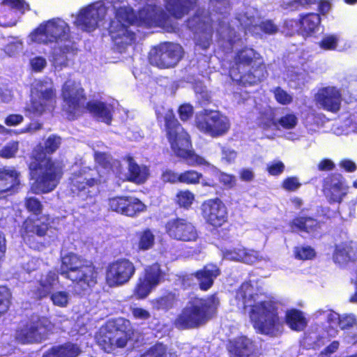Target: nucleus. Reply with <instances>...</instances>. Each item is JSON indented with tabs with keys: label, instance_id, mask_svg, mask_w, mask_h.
<instances>
[{
	"label": "nucleus",
	"instance_id": "nucleus-38",
	"mask_svg": "<svg viewBox=\"0 0 357 357\" xmlns=\"http://www.w3.org/2000/svg\"><path fill=\"white\" fill-rule=\"evenodd\" d=\"M146 210V206L137 197L128 195L124 215L134 218Z\"/></svg>",
	"mask_w": 357,
	"mask_h": 357
},
{
	"label": "nucleus",
	"instance_id": "nucleus-20",
	"mask_svg": "<svg viewBox=\"0 0 357 357\" xmlns=\"http://www.w3.org/2000/svg\"><path fill=\"white\" fill-rule=\"evenodd\" d=\"M49 324L46 317H31L17 331V338L23 344L40 341L47 335Z\"/></svg>",
	"mask_w": 357,
	"mask_h": 357
},
{
	"label": "nucleus",
	"instance_id": "nucleus-3",
	"mask_svg": "<svg viewBox=\"0 0 357 357\" xmlns=\"http://www.w3.org/2000/svg\"><path fill=\"white\" fill-rule=\"evenodd\" d=\"M158 124L165 134L170 148L175 155L182 159L187 165L190 167L208 166L209 163L202 155L192 149V142L189 133L185 130L178 120L172 108L164 112L155 111Z\"/></svg>",
	"mask_w": 357,
	"mask_h": 357
},
{
	"label": "nucleus",
	"instance_id": "nucleus-52",
	"mask_svg": "<svg viewBox=\"0 0 357 357\" xmlns=\"http://www.w3.org/2000/svg\"><path fill=\"white\" fill-rule=\"evenodd\" d=\"M273 93L275 100L281 105H287L293 101L292 96L280 86L275 87Z\"/></svg>",
	"mask_w": 357,
	"mask_h": 357
},
{
	"label": "nucleus",
	"instance_id": "nucleus-9",
	"mask_svg": "<svg viewBox=\"0 0 357 357\" xmlns=\"http://www.w3.org/2000/svg\"><path fill=\"white\" fill-rule=\"evenodd\" d=\"M134 335V328L130 320L118 317L109 320L104 328L96 335L97 344L107 354L126 347Z\"/></svg>",
	"mask_w": 357,
	"mask_h": 357
},
{
	"label": "nucleus",
	"instance_id": "nucleus-37",
	"mask_svg": "<svg viewBox=\"0 0 357 357\" xmlns=\"http://www.w3.org/2000/svg\"><path fill=\"white\" fill-rule=\"evenodd\" d=\"M178 296L172 291H167L158 298H155L152 301L153 306L155 309L164 311H168L177 305Z\"/></svg>",
	"mask_w": 357,
	"mask_h": 357
},
{
	"label": "nucleus",
	"instance_id": "nucleus-51",
	"mask_svg": "<svg viewBox=\"0 0 357 357\" xmlns=\"http://www.w3.org/2000/svg\"><path fill=\"white\" fill-rule=\"evenodd\" d=\"M257 26L266 35H274L279 31L278 25L274 23L273 20L270 19L260 21Z\"/></svg>",
	"mask_w": 357,
	"mask_h": 357
},
{
	"label": "nucleus",
	"instance_id": "nucleus-54",
	"mask_svg": "<svg viewBox=\"0 0 357 357\" xmlns=\"http://www.w3.org/2000/svg\"><path fill=\"white\" fill-rule=\"evenodd\" d=\"M160 179L163 183H180L179 173L170 169H166L162 172Z\"/></svg>",
	"mask_w": 357,
	"mask_h": 357
},
{
	"label": "nucleus",
	"instance_id": "nucleus-64",
	"mask_svg": "<svg viewBox=\"0 0 357 357\" xmlns=\"http://www.w3.org/2000/svg\"><path fill=\"white\" fill-rule=\"evenodd\" d=\"M23 116L21 114H9L5 119V123L8 126H15L23 121Z\"/></svg>",
	"mask_w": 357,
	"mask_h": 357
},
{
	"label": "nucleus",
	"instance_id": "nucleus-18",
	"mask_svg": "<svg viewBox=\"0 0 357 357\" xmlns=\"http://www.w3.org/2000/svg\"><path fill=\"white\" fill-rule=\"evenodd\" d=\"M115 17L117 20H111L108 27L112 38L124 39L122 43H127V40H134L135 34L129 30V25L133 24L136 20L133 10L130 8L119 7L116 10Z\"/></svg>",
	"mask_w": 357,
	"mask_h": 357
},
{
	"label": "nucleus",
	"instance_id": "nucleus-34",
	"mask_svg": "<svg viewBox=\"0 0 357 357\" xmlns=\"http://www.w3.org/2000/svg\"><path fill=\"white\" fill-rule=\"evenodd\" d=\"M326 321L332 326L339 327L343 331L357 325V319L354 314L340 315L333 310L328 314Z\"/></svg>",
	"mask_w": 357,
	"mask_h": 357
},
{
	"label": "nucleus",
	"instance_id": "nucleus-46",
	"mask_svg": "<svg viewBox=\"0 0 357 357\" xmlns=\"http://www.w3.org/2000/svg\"><path fill=\"white\" fill-rule=\"evenodd\" d=\"M213 176L218 178L225 188L231 189L236 185V179L234 175L220 172L218 169L214 168Z\"/></svg>",
	"mask_w": 357,
	"mask_h": 357
},
{
	"label": "nucleus",
	"instance_id": "nucleus-26",
	"mask_svg": "<svg viewBox=\"0 0 357 357\" xmlns=\"http://www.w3.org/2000/svg\"><path fill=\"white\" fill-rule=\"evenodd\" d=\"M316 99L325 110L337 112L340 109L342 96L340 90L335 87L328 86L320 89Z\"/></svg>",
	"mask_w": 357,
	"mask_h": 357
},
{
	"label": "nucleus",
	"instance_id": "nucleus-28",
	"mask_svg": "<svg viewBox=\"0 0 357 357\" xmlns=\"http://www.w3.org/2000/svg\"><path fill=\"white\" fill-rule=\"evenodd\" d=\"M220 273L221 271L216 264H207L192 275L198 280L199 288L202 291H206L213 287L215 280Z\"/></svg>",
	"mask_w": 357,
	"mask_h": 357
},
{
	"label": "nucleus",
	"instance_id": "nucleus-1",
	"mask_svg": "<svg viewBox=\"0 0 357 357\" xmlns=\"http://www.w3.org/2000/svg\"><path fill=\"white\" fill-rule=\"evenodd\" d=\"M61 142L60 136L52 134L46 139L44 144L39 143L33 149L29 169L33 180L31 185L33 194L49 193L58 185L63 174V166L48 155L55 153Z\"/></svg>",
	"mask_w": 357,
	"mask_h": 357
},
{
	"label": "nucleus",
	"instance_id": "nucleus-43",
	"mask_svg": "<svg viewBox=\"0 0 357 357\" xmlns=\"http://www.w3.org/2000/svg\"><path fill=\"white\" fill-rule=\"evenodd\" d=\"M167 345L160 342H155L146 350L139 357H168Z\"/></svg>",
	"mask_w": 357,
	"mask_h": 357
},
{
	"label": "nucleus",
	"instance_id": "nucleus-19",
	"mask_svg": "<svg viewBox=\"0 0 357 357\" xmlns=\"http://www.w3.org/2000/svg\"><path fill=\"white\" fill-rule=\"evenodd\" d=\"M162 271L158 263H153L146 266L138 280L133 289V295L138 300L146 298L161 281Z\"/></svg>",
	"mask_w": 357,
	"mask_h": 357
},
{
	"label": "nucleus",
	"instance_id": "nucleus-22",
	"mask_svg": "<svg viewBox=\"0 0 357 357\" xmlns=\"http://www.w3.org/2000/svg\"><path fill=\"white\" fill-rule=\"evenodd\" d=\"M105 14V8L89 6L79 11L77 17V26L84 31L92 32L98 28V22Z\"/></svg>",
	"mask_w": 357,
	"mask_h": 357
},
{
	"label": "nucleus",
	"instance_id": "nucleus-21",
	"mask_svg": "<svg viewBox=\"0 0 357 357\" xmlns=\"http://www.w3.org/2000/svg\"><path fill=\"white\" fill-rule=\"evenodd\" d=\"M323 192L330 204H340L347 195L343 189L342 174H329L324 180Z\"/></svg>",
	"mask_w": 357,
	"mask_h": 357
},
{
	"label": "nucleus",
	"instance_id": "nucleus-36",
	"mask_svg": "<svg viewBox=\"0 0 357 357\" xmlns=\"http://www.w3.org/2000/svg\"><path fill=\"white\" fill-rule=\"evenodd\" d=\"M58 279L59 277L54 272L49 271L44 280H40L38 281V285L33 291L36 298L38 300H41L50 295L55 282L58 280Z\"/></svg>",
	"mask_w": 357,
	"mask_h": 357
},
{
	"label": "nucleus",
	"instance_id": "nucleus-23",
	"mask_svg": "<svg viewBox=\"0 0 357 357\" xmlns=\"http://www.w3.org/2000/svg\"><path fill=\"white\" fill-rule=\"evenodd\" d=\"M323 222L310 215L295 216L289 222L292 232L304 233L315 237L321 232Z\"/></svg>",
	"mask_w": 357,
	"mask_h": 357
},
{
	"label": "nucleus",
	"instance_id": "nucleus-41",
	"mask_svg": "<svg viewBox=\"0 0 357 357\" xmlns=\"http://www.w3.org/2000/svg\"><path fill=\"white\" fill-rule=\"evenodd\" d=\"M180 183L196 185L200 183L202 174L195 169H187L179 173Z\"/></svg>",
	"mask_w": 357,
	"mask_h": 357
},
{
	"label": "nucleus",
	"instance_id": "nucleus-10",
	"mask_svg": "<svg viewBox=\"0 0 357 357\" xmlns=\"http://www.w3.org/2000/svg\"><path fill=\"white\" fill-rule=\"evenodd\" d=\"M195 126L203 134L213 138L226 135L230 129L229 119L220 112L204 109L196 114Z\"/></svg>",
	"mask_w": 357,
	"mask_h": 357
},
{
	"label": "nucleus",
	"instance_id": "nucleus-57",
	"mask_svg": "<svg viewBox=\"0 0 357 357\" xmlns=\"http://www.w3.org/2000/svg\"><path fill=\"white\" fill-rule=\"evenodd\" d=\"M18 151V142H13L5 145L1 150V156L4 158L14 157Z\"/></svg>",
	"mask_w": 357,
	"mask_h": 357
},
{
	"label": "nucleus",
	"instance_id": "nucleus-35",
	"mask_svg": "<svg viewBox=\"0 0 357 357\" xmlns=\"http://www.w3.org/2000/svg\"><path fill=\"white\" fill-rule=\"evenodd\" d=\"M165 15L162 10L157 11L153 9H144L138 13L139 24L146 27L161 26L163 22L161 17Z\"/></svg>",
	"mask_w": 357,
	"mask_h": 357
},
{
	"label": "nucleus",
	"instance_id": "nucleus-47",
	"mask_svg": "<svg viewBox=\"0 0 357 357\" xmlns=\"http://www.w3.org/2000/svg\"><path fill=\"white\" fill-rule=\"evenodd\" d=\"M295 258L300 260H311L316 256L314 248L307 246H298L294 249Z\"/></svg>",
	"mask_w": 357,
	"mask_h": 357
},
{
	"label": "nucleus",
	"instance_id": "nucleus-11",
	"mask_svg": "<svg viewBox=\"0 0 357 357\" xmlns=\"http://www.w3.org/2000/svg\"><path fill=\"white\" fill-rule=\"evenodd\" d=\"M184 54V50L180 44L164 42L150 50L148 61L151 66L159 69H168L176 66Z\"/></svg>",
	"mask_w": 357,
	"mask_h": 357
},
{
	"label": "nucleus",
	"instance_id": "nucleus-40",
	"mask_svg": "<svg viewBox=\"0 0 357 357\" xmlns=\"http://www.w3.org/2000/svg\"><path fill=\"white\" fill-rule=\"evenodd\" d=\"M195 197L190 190H178L174 197V203L181 208L188 210L191 208Z\"/></svg>",
	"mask_w": 357,
	"mask_h": 357
},
{
	"label": "nucleus",
	"instance_id": "nucleus-49",
	"mask_svg": "<svg viewBox=\"0 0 357 357\" xmlns=\"http://www.w3.org/2000/svg\"><path fill=\"white\" fill-rule=\"evenodd\" d=\"M298 123V118L296 114L293 113H289L284 116H281L277 124H279L282 128L285 130H291L294 128Z\"/></svg>",
	"mask_w": 357,
	"mask_h": 357
},
{
	"label": "nucleus",
	"instance_id": "nucleus-30",
	"mask_svg": "<svg viewBox=\"0 0 357 357\" xmlns=\"http://www.w3.org/2000/svg\"><path fill=\"white\" fill-rule=\"evenodd\" d=\"M196 0H165V8L176 19H181L194 8Z\"/></svg>",
	"mask_w": 357,
	"mask_h": 357
},
{
	"label": "nucleus",
	"instance_id": "nucleus-4",
	"mask_svg": "<svg viewBox=\"0 0 357 357\" xmlns=\"http://www.w3.org/2000/svg\"><path fill=\"white\" fill-rule=\"evenodd\" d=\"M229 75L238 86H254L267 77V66L259 52L245 45L234 52L229 61Z\"/></svg>",
	"mask_w": 357,
	"mask_h": 357
},
{
	"label": "nucleus",
	"instance_id": "nucleus-63",
	"mask_svg": "<svg viewBox=\"0 0 357 357\" xmlns=\"http://www.w3.org/2000/svg\"><path fill=\"white\" fill-rule=\"evenodd\" d=\"M225 254L226 257L232 260L240 261L243 259L245 255V252L241 249L234 248L226 250Z\"/></svg>",
	"mask_w": 357,
	"mask_h": 357
},
{
	"label": "nucleus",
	"instance_id": "nucleus-6",
	"mask_svg": "<svg viewBox=\"0 0 357 357\" xmlns=\"http://www.w3.org/2000/svg\"><path fill=\"white\" fill-rule=\"evenodd\" d=\"M61 96L64 102V111L68 119L75 120L84 112L86 109L93 117L100 120L107 125L112 121V109L101 101H89L84 89L80 84L73 80L66 81L62 86Z\"/></svg>",
	"mask_w": 357,
	"mask_h": 357
},
{
	"label": "nucleus",
	"instance_id": "nucleus-42",
	"mask_svg": "<svg viewBox=\"0 0 357 357\" xmlns=\"http://www.w3.org/2000/svg\"><path fill=\"white\" fill-rule=\"evenodd\" d=\"M12 293L6 285H0V317L10 309L12 304Z\"/></svg>",
	"mask_w": 357,
	"mask_h": 357
},
{
	"label": "nucleus",
	"instance_id": "nucleus-53",
	"mask_svg": "<svg viewBox=\"0 0 357 357\" xmlns=\"http://www.w3.org/2000/svg\"><path fill=\"white\" fill-rule=\"evenodd\" d=\"M53 304L60 307H65L68 303V294L65 291H56L50 294Z\"/></svg>",
	"mask_w": 357,
	"mask_h": 357
},
{
	"label": "nucleus",
	"instance_id": "nucleus-25",
	"mask_svg": "<svg viewBox=\"0 0 357 357\" xmlns=\"http://www.w3.org/2000/svg\"><path fill=\"white\" fill-rule=\"evenodd\" d=\"M20 173L15 169L0 168V199L18 191Z\"/></svg>",
	"mask_w": 357,
	"mask_h": 357
},
{
	"label": "nucleus",
	"instance_id": "nucleus-45",
	"mask_svg": "<svg viewBox=\"0 0 357 357\" xmlns=\"http://www.w3.org/2000/svg\"><path fill=\"white\" fill-rule=\"evenodd\" d=\"M24 206L28 212L38 217L42 214L43 206L41 202L35 197H29L24 199Z\"/></svg>",
	"mask_w": 357,
	"mask_h": 357
},
{
	"label": "nucleus",
	"instance_id": "nucleus-60",
	"mask_svg": "<svg viewBox=\"0 0 357 357\" xmlns=\"http://www.w3.org/2000/svg\"><path fill=\"white\" fill-rule=\"evenodd\" d=\"M3 3L12 8H15L21 13H24L29 5L24 0H3Z\"/></svg>",
	"mask_w": 357,
	"mask_h": 357
},
{
	"label": "nucleus",
	"instance_id": "nucleus-32",
	"mask_svg": "<svg viewBox=\"0 0 357 357\" xmlns=\"http://www.w3.org/2000/svg\"><path fill=\"white\" fill-rule=\"evenodd\" d=\"M284 322L294 331L301 332L307 326V320L304 313L296 308H291L285 312Z\"/></svg>",
	"mask_w": 357,
	"mask_h": 357
},
{
	"label": "nucleus",
	"instance_id": "nucleus-12",
	"mask_svg": "<svg viewBox=\"0 0 357 357\" xmlns=\"http://www.w3.org/2000/svg\"><path fill=\"white\" fill-rule=\"evenodd\" d=\"M50 216L43 214L38 217L28 216L22 223V238L33 250H39L46 247L45 243L38 240L45 238L51 228Z\"/></svg>",
	"mask_w": 357,
	"mask_h": 357
},
{
	"label": "nucleus",
	"instance_id": "nucleus-7",
	"mask_svg": "<svg viewBox=\"0 0 357 357\" xmlns=\"http://www.w3.org/2000/svg\"><path fill=\"white\" fill-rule=\"evenodd\" d=\"M59 274L71 282L79 294L91 291L100 278L98 268L92 261L73 252L61 257Z\"/></svg>",
	"mask_w": 357,
	"mask_h": 357
},
{
	"label": "nucleus",
	"instance_id": "nucleus-61",
	"mask_svg": "<svg viewBox=\"0 0 357 357\" xmlns=\"http://www.w3.org/2000/svg\"><path fill=\"white\" fill-rule=\"evenodd\" d=\"M30 63L34 71L40 72L45 67L47 62L45 58L38 56L31 59Z\"/></svg>",
	"mask_w": 357,
	"mask_h": 357
},
{
	"label": "nucleus",
	"instance_id": "nucleus-62",
	"mask_svg": "<svg viewBox=\"0 0 357 357\" xmlns=\"http://www.w3.org/2000/svg\"><path fill=\"white\" fill-rule=\"evenodd\" d=\"M222 159L228 163L233 162L237 155L236 152L231 149L222 147L221 149Z\"/></svg>",
	"mask_w": 357,
	"mask_h": 357
},
{
	"label": "nucleus",
	"instance_id": "nucleus-29",
	"mask_svg": "<svg viewBox=\"0 0 357 357\" xmlns=\"http://www.w3.org/2000/svg\"><path fill=\"white\" fill-rule=\"evenodd\" d=\"M124 160L128 162L126 180L137 185L144 183L149 176L148 167L139 165L130 155H126Z\"/></svg>",
	"mask_w": 357,
	"mask_h": 357
},
{
	"label": "nucleus",
	"instance_id": "nucleus-50",
	"mask_svg": "<svg viewBox=\"0 0 357 357\" xmlns=\"http://www.w3.org/2000/svg\"><path fill=\"white\" fill-rule=\"evenodd\" d=\"M259 120V126L265 130H267L272 126H277V121L275 119V115L271 112L266 111L261 112Z\"/></svg>",
	"mask_w": 357,
	"mask_h": 357
},
{
	"label": "nucleus",
	"instance_id": "nucleus-44",
	"mask_svg": "<svg viewBox=\"0 0 357 357\" xmlns=\"http://www.w3.org/2000/svg\"><path fill=\"white\" fill-rule=\"evenodd\" d=\"M128 195H120L108 199L109 209L121 215H124Z\"/></svg>",
	"mask_w": 357,
	"mask_h": 357
},
{
	"label": "nucleus",
	"instance_id": "nucleus-8",
	"mask_svg": "<svg viewBox=\"0 0 357 357\" xmlns=\"http://www.w3.org/2000/svg\"><path fill=\"white\" fill-rule=\"evenodd\" d=\"M220 305L217 294L206 297L195 296L189 300L174 320V326L179 330L198 328L213 318Z\"/></svg>",
	"mask_w": 357,
	"mask_h": 357
},
{
	"label": "nucleus",
	"instance_id": "nucleus-5",
	"mask_svg": "<svg viewBox=\"0 0 357 357\" xmlns=\"http://www.w3.org/2000/svg\"><path fill=\"white\" fill-rule=\"evenodd\" d=\"M94 167H82L72 173L69 178L71 192L82 200L91 199L98 196L107 183V178L100 173L99 167L107 171L113 168L111 157L105 152L94 153Z\"/></svg>",
	"mask_w": 357,
	"mask_h": 357
},
{
	"label": "nucleus",
	"instance_id": "nucleus-56",
	"mask_svg": "<svg viewBox=\"0 0 357 357\" xmlns=\"http://www.w3.org/2000/svg\"><path fill=\"white\" fill-rule=\"evenodd\" d=\"M301 185V184L296 176L287 177L281 183L282 188L289 192L296 190Z\"/></svg>",
	"mask_w": 357,
	"mask_h": 357
},
{
	"label": "nucleus",
	"instance_id": "nucleus-16",
	"mask_svg": "<svg viewBox=\"0 0 357 357\" xmlns=\"http://www.w3.org/2000/svg\"><path fill=\"white\" fill-rule=\"evenodd\" d=\"M201 213L205 222L213 230L222 229V236L228 234L229 229L223 228L227 224L228 212L225 204L220 198H213L204 201L201 205Z\"/></svg>",
	"mask_w": 357,
	"mask_h": 357
},
{
	"label": "nucleus",
	"instance_id": "nucleus-33",
	"mask_svg": "<svg viewBox=\"0 0 357 357\" xmlns=\"http://www.w3.org/2000/svg\"><path fill=\"white\" fill-rule=\"evenodd\" d=\"M82 350L77 344L70 342L59 346H54L45 354V357H77Z\"/></svg>",
	"mask_w": 357,
	"mask_h": 357
},
{
	"label": "nucleus",
	"instance_id": "nucleus-27",
	"mask_svg": "<svg viewBox=\"0 0 357 357\" xmlns=\"http://www.w3.org/2000/svg\"><path fill=\"white\" fill-rule=\"evenodd\" d=\"M333 261L338 265H347L357 261V246L352 241L337 244L333 252Z\"/></svg>",
	"mask_w": 357,
	"mask_h": 357
},
{
	"label": "nucleus",
	"instance_id": "nucleus-15",
	"mask_svg": "<svg viewBox=\"0 0 357 357\" xmlns=\"http://www.w3.org/2000/svg\"><path fill=\"white\" fill-rule=\"evenodd\" d=\"M69 31L68 24L59 19H51L43 22L30 34L33 42L47 45L66 38Z\"/></svg>",
	"mask_w": 357,
	"mask_h": 357
},
{
	"label": "nucleus",
	"instance_id": "nucleus-31",
	"mask_svg": "<svg viewBox=\"0 0 357 357\" xmlns=\"http://www.w3.org/2000/svg\"><path fill=\"white\" fill-rule=\"evenodd\" d=\"M251 341L245 336H238L230 340L227 345L231 357H250L252 354Z\"/></svg>",
	"mask_w": 357,
	"mask_h": 357
},
{
	"label": "nucleus",
	"instance_id": "nucleus-48",
	"mask_svg": "<svg viewBox=\"0 0 357 357\" xmlns=\"http://www.w3.org/2000/svg\"><path fill=\"white\" fill-rule=\"evenodd\" d=\"M338 40V38L336 35H326L318 43V45L321 50L332 51L336 50Z\"/></svg>",
	"mask_w": 357,
	"mask_h": 357
},
{
	"label": "nucleus",
	"instance_id": "nucleus-55",
	"mask_svg": "<svg viewBox=\"0 0 357 357\" xmlns=\"http://www.w3.org/2000/svg\"><path fill=\"white\" fill-rule=\"evenodd\" d=\"M193 107L190 103H183L178 108V114L182 121H187L193 114Z\"/></svg>",
	"mask_w": 357,
	"mask_h": 357
},
{
	"label": "nucleus",
	"instance_id": "nucleus-24",
	"mask_svg": "<svg viewBox=\"0 0 357 357\" xmlns=\"http://www.w3.org/2000/svg\"><path fill=\"white\" fill-rule=\"evenodd\" d=\"M56 104V91L52 88H47L39 91L37 99L31 100L29 110L34 114L42 115L47 111L52 112Z\"/></svg>",
	"mask_w": 357,
	"mask_h": 357
},
{
	"label": "nucleus",
	"instance_id": "nucleus-13",
	"mask_svg": "<svg viewBox=\"0 0 357 357\" xmlns=\"http://www.w3.org/2000/svg\"><path fill=\"white\" fill-rule=\"evenodd\" d=\"M137 268L130 259L120 257L107 264L105 280L109 287H119L128 284L135 275Z\"/></svg>",
	"mask_w": 357,
	"mask_h": 357
},
{
	"label": "nucleus",
	"instance_id": "nucleus-2",
	"mask_svg": "<svg viewBox=\"0 0 357 357\" xmlns=\"http://www.w3.org/2000/svg\"><path fill=\"white\" fill-rule=\"evenodd\" d=\"M254 287L249 282H243L236 291L238 305L245 310L250 307V319L255 331L261 335L276 337L283 330L284 321L280 317L279 301L272 296L268 299L256 302L253 294Z\"/></svg>",
	"mask_w": 357,
	"mask_h": 357
},
{
	"label": "nucleus",
	"instance_id": "nucleus-14",
	"mask_svg": "<svg viewBox=\"0 0 357 357\" xmlns=\"http://www.w3.org/2000/svg\"><path fill=\"white\" fill-rule=\"evenodd\" d=\"M321 18L314 13H302L297 19H287L284 22V30L289 36L298 35L306 39L319 31Z\"/></svg>",
	"mask_w": 357,
	"mask_h": 357
},
{
	"label": "nucleus",
	"instance_id": "nucleus-59",
	"mask_svg": "<svg viewBox=\"0 0 357 357\" xmlns=\"http://www.w3.org/2000/svg\"><path fill=\"white\" fill-rule=\"evenodd\" d=\"M268 173L271 176H279L284 170V165L282 161L273 162L266 167Z\"/></svg>",
	"mask_w": 357,
	"mask_h": 357
},
{
	"label": "nucleus",
	"instance_id": "nucleus-17",
	"mask_svg": "<svg viewBox=\"0 0 357 357\" xmlns=\"http://www.w3.org/2000/svg\"><path fill=\"white\" fill-rule=\"evenodd\" d=\"M165 234L171 238L181 242H196L199 231L195 224L187 218L175 217L168 220L164 226Z\"/></svg>",
	"mask_w": 357,
	"mask_h": 357
},
{
	"label": "nucleus",
	"instance_id": "nucleus-58",
	"mask_svg": "<svg viewBox=\"0 0 357 357\" xmlns=\"http://www.w3.org/2000/svg\"><path fill=\"white\" fill-rule=\"evenodd\" d=\"M130 312L134 319L146 321L151 318V313L146 309L139 307H130Z\"/></svg>",
	"mask_w": 357,
	"mask_h": 357
},
{
	"label": "nucleus",
	"instance_id": "nucleus-39",
	"mask_svg": "<svg viewBox=\"0 0 357 357\" xmlns=\"http://www.w3.org/2000/svg\"><path fill=\"white\" fill-rule=\"evenodd\" d=\"M135 235L137 238V248L138 250L146 251L152 248L155 243V236L150 229L146 228L136 232Z\"/></svg>",
	"mask_w": 357,
	"mask_h": 357
}]
</instances>
